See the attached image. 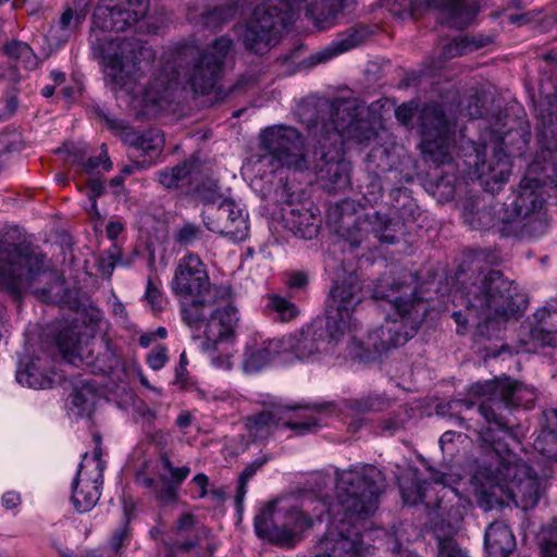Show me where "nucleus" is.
I'll return each mask as SVG.
<instances>
[{
  "label": "nucleus",
  "mask_w": 557,
  "mask_h": 557,
  "mask_svg": "<svg viewBox=\"0 0 557 557\" xmlns=\"http://www.w3.org/2000/svg\"><path fill=\"white\" fill-rule=\"evenodd\" d=\"M218 346L211 345L210 350H203L209 355L211 364L220 370H230L233 367L232 355L230 352L218 354Z\"/></svg>",
  "instance_id": "nucleus-56"
},
{
  "label": "nucleus",
  "mask_w": 557,
  "mask_h": 557,
  "mask_svg": "<svg viewBox=\"0 0 557 557\" xmlns=\"http://www.w3.org/2000/svg\"><path fill=\"white\" fill-rule=\"evenodd\" d=\"M85 17L84 11L73 12L72 9H66L58 23L51 27L50 36L61 42L67 41L72 33L84 22Z\"/></svg>",
  "instance_id": "nucleus-36"
},
{
  "label": "nucleus",
  "mask_w": 557,
  "mask_h": 557,
  "mask_svg": "<svg viewBox=\"0 0 557 557\" xmlns=\"http://www.w3.org/2000/svg\"><path fill=\"white\" fill-rule=\"evenodd\" d=\"M377 136L372 119L356 98H336L329 121L322 123L313 148L314 169L323 189L337 191L350 183V163L343 156L346 141L368 145Z\"/></svg>",
  "instance_id": "nucleus-3"
},
{
  "label": "nucleus",
  "mask_w": 557,
  "mask_h": 557,
  "mask_svg": "<svg viewBox=\"0 0 557 557\" xmlns=\"http://www.w3.org/2000/svg\"><path fill=\"white\" fill-rule=\"evenodd\" d=\"M370 234H372L371 221L368 214L364 213L358 216L351 226L343 230L342 236L351 248H358L368 240Z\"/></svg>",
  "instance_id": "nucleus-41"
},
{
  "label": "nucleus",
  "mask_w": 557,
  "mask_h": 557,
  "mask_svg": "<svg viewBox=\"0 0 557 557\" xmlns=\"http://www.w3.org/2000/svg\"><path fill=\"white\" fill-rule=\"evenodd\" d=\"M57 345L69 363L75 367H78L81 363H86L87 366L94 367L92 371H106L104 366L94 364V359L89 356H84L86 349L81 346L75 331L70 329L62 330L57 336Z\"/></svg>",
  "instance_id": "nucleus-25"
},
{
  "label": "nucleus",
  "mask_w": 557,
  "mask_h": 557,
  "mask_svg": "<svg viewBox=\"0 0 557 557\" xmlns=\"http://www.w3.org/2000/svg\"><path fill=\"white\" fill-rule=\"evenodd\" d=\"M239 10V5L235 0H226L219 5H215L207 16L208 24L219 26L233 20Z\"/></svg>",
  "instance_id": "nucleus-47"
},
{
  "label": "nucleus",
  "mask_w": 557,
  "mask_h": 557,
  "mask_svg": "<svg viewBox=\"0 0 557 557\" xmlns=\"http://www.w3.org/2000/svg\"><path fill=\"white\" fill-rule=\"evenodd\" d=\"M259 148L263 151L258 162L271 172L286 169L304 172L309 168L308 150L304 136L292 126L272 125L259 134Z\"/></svg>",
  "instance_id": "nucleus-10"
},
{
  "label": "nucleus",
  "mask_w": 557,
  "mask_h": 557,
  "mask_svg": "<svg viewBox=\"0 0 557 557\" xmlns=\"http://www.w3.org/2000/svg\"><path fill=\"white\" fill-rule=\"evenodd\" d=\"M198 198L203 205L202 209H209V207H218L219 202L222 199H225L216 184H211L209 186L202 185L198 188Z\"/></svg>",
  "instance_id": "nucleus-52"
},
{
  "label": "nucleus",
  "mask_w": 557,
  "mask_h": 557,
  "mask_svg": "<svg viewBox=\"0 0 557 557\" xmlns=\"http://www.w3.org/2000/svg\"><path fill=\"white\" fill-rule=\"evenodd\" d=\"M545 187L557 189V169L549 146L542 148L528 165L515 198L509 205H506L502 221L512 223L519 216L545 212Z\"/></svg>",
  "instance_id": "nucleus-9"
},
{
  "label": "nucleus",
  "mask_w": 557,
  "mask_h": 557,
  "mask_svg": "<svg viewBox=\"0 0 557 557\" xmlns=\"http://www.w3.org/2000/svg\"><path fill=\"white\" fill-rule=\"evenodd\" d=\"M199 171V161L191 157L173 168H168L158 173L159 183L168 188H177L180 185L189 184L194 173Z\"/></svg>",
  "instance_id": "nucleus-30"
},
{
  "label": "nucleus",
  "mask_w": 557,
  "mask_h": 557,
  "mask_svg": "<svg viewBox=\"0 0 557 557\" xmlns=\"http://www.w3.org/2000/svg\"><path fill=\"white\" fill-rule=\"evenodd\" d=\"M40 360L29 359L26 362H20L16 369L15 377L18 384L34 389H45L52 386V377L41 370Z\"/></svg>",
  "instance_id": "nucleus-29"
},
{
  "label": "nucleus",
  "mask_w": 557,
  "mask_h": 557,
  "mask_svg": "<svg viewBox=\"0 0 557 557\" xmlns=\"http://www.w3.org/2000/svg\"><path fill=\"white\" fill-rule=\"evenodd\" d=\"M389 406V399L377 394H371L362 398L349 399L346 401V407L348 409L361 414L383 411Z\"/></svg>",
  "instance_id": "nucleus-43"
},
{
  "label": "nucleus",
  "mask_w": 557,
  "mask_h": 557,
  "mask_svg": "<svg viewBox=\"0 0 557 557\" xmlns=\"http://www.w3.org/2000/svg\"><path fill=\"white\" fill-rule=\"evenodd\" d=\"M481 447L492 454L491 461L480 465L472 482L486 508L510 498L522 510L535 507L542 496V481L524 461L509 453L508 444L495 440L491 430L480 433Z\"/></svg>",
  "instance_id": "nucleus-4"
},
{
  "label": "nucleus",
  "mask_w": 557,
  "mask_h": 557,
  "mask_svg": "<svg viewBox=\"0 0 557 557\" xmlns=\"http://www.w3.org/2000/svg\"><path fill=\"white\" fill-rule=\"evenodd\" d=\"M171 288L178 297L182 319L191 321L199 317V306H209L210 301L226 295V285L212 284L206 264L198 255L191 252L180 260Z\"/></svg>",
  "instance_id": "nucleus-8"
},
{
  "label": "nucleus",
  "mask_w": 557,
  "mask_h": 557,
  "mask_svg": "<svg viewBox=\"0 0 557 557\" xmlns=\"http://www.w3.org/2000/svg\"><path fill=\"white\" fill-rule=\"evenodd\" d=\"M516 222L519 223L517 233L521 239H536L543 236L548 228V221L545 212L530 214V216H519Z\"/></svg>",
  "instance_id": "nucleus-37"
},
{
  "label": "nucleus",
  "mask_w": 557,
  "mask_h": 557,
  "mask_svg": "<svg viewBox=\"0 0 557 557\" xmlns=\"http://www.w3.org/2000/svg\"><path fill=\"white\" fill-rule=\"evenodd\" d=\"M470 280L463 284L461 293L454 296V301L465 307V312L459 310L451 314L458 325L474 323L480 314L488 310L496 314H507L515 309L516 287L500 271H480Z\"/></svg>",
  "instance_id": "nucleus-7"
},
{
  "label": "nucleus",
  "mask_w": 557,
  "mask_h": 557,
  "mask_svg": "<svg viewBox=\"0 0 557 557\" xmlns=\"http://www.w3.org/2000/svg\"><path fill=\"white\" fill-rule=\"evenodd\" d=\"M515 309L507 314H496L493 310H488L479 315L476 322L475 336L480 339H492L497 337L502 331L503 322L516 312Z\"/></svg>",
  "instance_id": "nucleus-32"
},
{
  "label": "nucleus",
  "mask_w": 557,
  "mask_h": 557,
  "mask_svg": "<svg viewBox=\"0 0 557 557\" xmlns=\"http://www.w3.org/2000/svg\"><path fill=\"white\" fill-rule=\"evenodd\" d=\"M441 23L456 29L468 27L479 12L476 0H433Z\"/></svg>",
  "instance_id": "nucleus-19"
},
{
  "label": "nucleus",
  "mask_w": 557,
  "mask_h": 557,
  "mask_svg": "<svg viewBox=\"0 0 557 557\" xmlns=\"http://www.w3.org/2000/svg\"><path fill=\"white\" fill-rule=\"evenodd\" d=\"M436 503L431 508L429 523L436 542L456 540L463 521V509L453 488L442 486L436 492Z\"/></svg>",
  "instance_id": "nucleus-16"
},
{
  "label": "nucleus",
  "mask_w": 557,
  "mask_h": 557,
  "mask_svg": "<svg viewBox=\"0 0 557 557\" xmlns=\"http://www.w3.org/2000/svg\"><path fill=\"white\" fill-rule=\"evenodd\" d=\"M0 287L13 296L32 293L44 302L55 304L65 292L62 275L46 255L11 243L0 233Z\"/></svg>",
  "instance_id": "nucleus-5"
},
{
  "label": "nucleus",
  "mask_w": 557,
  "mask_h": 557,
  "mask_svg": "<svg viewBox=\"0 0 557 557\" xmlns=\"http://www.w3.org/2000/svg\"><path fill=\"white\" fill-rule=\"evenodd\" d=\"M531 339L542 347H557V299H554L534 313Z\"/></svg>",
  "instance_id": "nucleus-20"
},
{
  "label": "nucleus",
  "mask_w": 557,
  "mask_h": 557,
  "mask_svg": "<svg viewBox=\"0 0 557 557\" xmlns=\"http://www.w3.org/2000/svg\"><path fill=\"white\" fill-rule=\"evenodd\" d=\"M478 170L484 185L492 191L498 190L511 173L508 156L502 150L496 151L493 160L488 163L483 162Z\"/></svg>",
  "instance_id": "nucleus-27"
},
{
  "label": "nucleus",
  "mask_w": 557,
  "mask_h": 557,
  "mask_svg": "<svg viewBox=\"0 0 557 557\" xmlns=\"http://www.w3.org/2000/svg\"><path fill=\"white\" fill-rule=\"evenodd\" d=\"M129 537L128 517L126 516L123 527L115 530L112 534L110 546L114 553H120L124 542Z\"/></svg>",
  "instance_id": "nucleus-59"
},
{
  "label": "nucleus",
  "mask_w": 557,
  "mask_h": 557,
  "mask_svg": "<svg viewBox=\"0 0 557 557\" xmlns=\"http://www.w3.org/2000/svg\"><path fill=\"white\" fill-rule=\"evenodd\" d=\"M371 221V233L381 243L394 244L404 234V222L379 211L367 213Z\"/></svg>",
  "instance_id": "nucleus-28"
},
{
  "label": "nucleus",
  "mask_w": 557,
  "mask_h": 557,
  "mask_svg": "<svg viewBox=\"0 0 557 557\" xmlns=\"http://www.w3.org/2000/svg\"><path fill=\"white\" fill-rule=\"evenodd\" d=\"M280 186L275 189L276 200L292 206L298 199V196L293 191L288 183L282 181H280Z\"/></svg>",
  "instance_id": "nucleus-61"
},
{
  "label": "nucleus",
  "mask_w": 557,
  "mask_h": 557,
  "mask_svg": "<svg viewBox=\"0 0 557 557\" xmlns=\"http://www.w3.org/2000/svg\"><path fill=\"white\" fill-rule=\"evenodd\" d=\"M96 400V392L89 384L74 387L69 396V409L77 417L90 416Z\"/></svg>",
  "instance_id": "nucleus-33"
},
{
  "label": "nucleus",
  "mask_w": 557,
  "mask_h": 557,
  "mask_svg": "<svg viewBox=\"0 0 557 557\" xmlns=\"http://www.w3.org/2000/svg\"><path fill=\"white\" fill-rule=\"evenodd\" d=\"M432 490H434V487L431 483L418 479H411L410 481L400 483L403 499L406 504L411 506L425 503L426 507H430V503L426 502V498Z\"/></svg>",
  "instance_id": "nucleus-39"
},
{
  "label": "nucleus",
  "mask_w": 557,
  "mask_h": 557,
  "mask_svg": "<svg viewBox=\"0 0 557 557\" xmlns=\"http://www.w3.org/2000/svg\"><path fill=\"white\" fill-rule=\"evenodd\" d=\"M69 154L73 156V161L83 165L87 174H91L95 170L102 166L104 171H109L112 168V162L108 157L107 147L104 144L101 145V152L98 157H90L87 162H84L85 151L77 149V151H70Z\"/></svg>",
  "instance_id": "nucleus-45"
},
{
  "label": "nucleus",
  "mask_w": 557,
  "mask_h": 557,
  "mask_svg": "<svg viewBox=\"0 0 557 557\" xmlns=\"http://www.w3.org/2000/svg\"><path fill=\"white\" fill-rule=\"evenodd\" d=\"M120 258V249L113 245L103 256L98 258V270L103 276L110 277Z\"/></svg>",
  "instance_id": "nucleus-53"
},
{
  "label": "nucleus",
  "mask_w": 557,
  "mask_h": 557,
  "mask_svg": "<svg viewBox=\"0 0 557 557\" xmlns=\"http://www.w3.org/2000/svg\"><path fill=\"white\" fill-rule=\"evenodd\" d=\"M174 546L177 550L187 553L196 546H199L209 535L208 529L198 525L196 518L191 513H183L175 525Z\"/></svg>",
  "instance_id": "nucleus-23"
},
{
  "label": "nucleus",
  "mask_w": 557,
  "mask_h": 557,
  "mask_svg": "<svg viewBox=\"0 0 557 557\" xmlns=\"http://www.w3.org/2000/svg\"><path fill=\"white\" fill-rule=\"evenodd\" d=\"M462 219L472 230H486L494 225L492 209L486 207L479 208L473 203L465 207Z\"/></svg>",
  "instance_id": "nucleus-42"
},
{
  "label": "nucleus",
  "mask_w": 557,
  "mask_h": 557,
  "mask_svg": "<svg viewBox=\"0 0 557 557\" xmlns=\"http://www.w3.org/2000/svg\"><path fill=\"white\" fill-rule=\"evenodd\" d=\"M371 297L374 300L387 301L392 312L363 341L355 334L356 324L352 318L362 300L358 276L349 273L335 281L329 293L325 320L335 322L336 330L349 339L347 355L360 361L375 360L405 345L416 336L430 309L429 302L420 295L416 285L386 277L377 280L371 289Z\"/></svg>",
  "instance_id": "nucleus-1"
},
{
  "label": "nucleus",
  "mask_w": 557,
  "mask_h": 557,
  "mask_svg": "<svg viewBox=\"0 0 557 557\" xmlns=\"http://www.w3.org/2000/svg\"><path fill=\"white\" fill-rule=\"evenodd\" d=\"M285 219L290 230L302 238L311 239L319 233V226L308 211L301 212L299 209L292 208L286 212Z\"/></svg>",
  "instance_id": "nucleus-35"
},
{
  "label": "nucleus",
  "mask_w": 557,
  "mask_h": 557,
  "mask_svg": "<svg viewBox=\"0 0 557 557\" xmlns=\"http://www.w3.org/2000/svg\"><path fill=\"white\" fill-rule=\"evenodd\" d=\"M277 403L269 404L259 412L252 413L245 419V428L253 442H262L269 438L273 430L278 426L290 410Z\"/></svg>",
  "instance_id": "nucleus-18"
},
{
  "label": "nucleus",
  "mask_w": 557,
  "mask_h": 557,
  "mask_svg": "<svg viewBox=\"0 0 557 557\" xmlns=\"http://www.w3.org/2000/svg\"><path fill=\"white\" fill-rule=\"evenodd\" d=\"M124 143L146 154H151L161 151L164 139L157 129L137 132L133 128V131L126 132Z\"/></svg>",
  "instance_id": "nucleus-31"
},
{
  "label": "nucleus",
  "mask_w": 557,
  "mask_h": 557,
  "mask_svg": "<svg viewBox=\"0 0 557 557\" xmlns=\"http://www.w3.org/2000/svg\"><path fill=\"white\" fill-rule=\"evenodd\" d=\"M81 463L79 470L77 471L76 478L72 483V496L71 500L74 508L78 512L90 511L100 498V488L102 485V474L97 473V476L92 480L82 478Z\"/></svg>",
  "instance_id": "nucleus-21"
},
{
  "label": "nucleus",
  "mask_w": 557,
  "mask_h": 557,
  "mask_svg": "<svg viewBox=\"0 0 557 557\" xmlns=\"http://www.w3.org/2000/svg\"><path fill=\"white\" fill-rule=\"evenodd\" d=\"M308 285V276L305 272H293L288 274L286 286L289 290H301Z\"/></svg>",
  "instance_id": "nucleus-62"
},
{
  "label": "nucleus",
  "mask_w": 557,
  "mask_h": 557,
  "mask_svg": "<svg viewBox=\"0 0 557 557\" xmlns=\"http://www.w3.org/2000/svg\"><path fill=\"white\" fill-rule=\"evenodd\" d=\"M308 510L306 503L299 509L294 505L273 502L256 516V533L275 545L294 546L299 533L312 527L313 518L308 515Z\"/></svg>",
  "instance_id": "nucleus-11"
},
{
  "label": "nucleus",
  "mask_w": 557,
  "mask_h": 557,
  "mask_svg": "<svg viewBox=\"0 0 557 557\" xmlns=\"http://www.w3.org/2000/svg\"><path fill=\"white\" fill-rule=\"evenodd\" d=\"M470 393L483 397L479 404V413L487 423L485 429L478 432H487L497 440L513 438L511 423L508 416L513 407H529L535 400V392L521 382L509 377L475 383L471 385Z\"/></svg>",
  "instance_id": "nucleus-6"
},
{
  "label": "nucleus",
  "mask_w": 557,
  "mask_h": 557,
  "mask_svg": "<svg viewBox=\"0 0 557 557\" xmlns=\"http://www.w3.org/2000/svg\"><path fill=\"white\" fill-rule=\"evenodd\" d=\"M371 158L372 154L368 156V182L364 185V198L371 205L376 203L383 196L384 186L387 185L392 178L391 175L397 176L398 172L393 169H388L387 171L383 170L384 176H381L380 173L372 172L371 170Z\"/></svg>",
  "instance_id": "nucleus-34"
},
{
  "label": "nucleus",
  "mask_w": 557,
  "mask_h": 557,
  "mask_svg": "<svg viewBox=\"0 0 557 557\" xmlns=\"http://www.w3.org/2000/svg\"><path fill=\"white\" fill-rule=\"evenodd\" d=\"M516 537L504 521L490 523L484 532L486 557H509L516 549Z\"/></svg>",
  "instance_id": "nucleus-22"
},
{
  "label": "nucleus",
  "mask_w": 557,
  "mask_h": 557,
  "mask_svg": "<svg viewBox=\"0 0 557 557\" xmlns=\"http://www.w3.org/2000/svg\"><path fill=\"white\" fill-rule=\"evenodd\" d=\"M336 327L333 320L314 321L298 333L280 338L283 354L290 352L297 359L304 360L318 352H333L339 346H345L347 351L349 339Z\"/></svg>",
  "instance_id": "nucleus-12"
},
{
  "label": "nucleus",
  "mask_w": 557,
  "mask_h": 557,
  "mask_svg": "<svg viewBox=\"0 0 557 557\" xmlns=\"http://www.w3.org/2000/svg\"><path fill=\"white\" fill-rule=\"evenodd\" d=\"M437 557H469L456 540L436 542Z\"/></svg>",
  "instance_id": "nucleus-55"
},
{
  "label": "nucleus",
  "mask_w": 557,
  "mask_h": 557,
  "mask_svg": "<svg viewBox=\"0 0 557 557\" xmlns=\"http://www.w3.org/2000/svg\"><path fill=\"white\" fill-rule=\"evenodd\" d=\"M160 480L162 481V485L156 490L157 499L162 505H170L175 503L177 499L178 486L169 483V479L166 475L161 474Z\"/></svg>",
  "instance_id": "nucleus-54"
},
{
  "label": "nucleus",
  "mask_w": 557,
  "mask_h": 557,
  "mask_svg": "<svg viewBox=\"0 0 557 557\" xmlns=\"http://www.w3.org/2000/svg\"><path fill=\"white\" fill-rule=\"evenodd\" d=\"M470 36L454 39L444 47V55L446 58H455L462 55L469 51Z\"/></svg>",
  "instance_id": "nucleus-57"
},
{
  "label": "nucleus",
  "mask_w": 557,
  "mask_h": 557,
  "mask_svg": "<svg viewBox=\"0 0 557 557\" xmlns=\"http://www.w3.org/2000/svg\"><path fill=\"white\" fill-rule=\"evenodd\" d=\"M4 50L8 55L21 60L27 67L36 65V55L26 42L13 40L5 45Z\"/></svg>",
  "instance_id": "nucleus-48"
},
{
  "label": "nucleus",
  "mask_w": 557,
  "mask_h": 557,
  "mask_svg": "<svg viewBox=\"0 0 557 557\" xmlns=\"http://www.w3.org/2000/svg\"><path fill=\"white\" fill-rule=\"evenodd\" d=\"M392 194H398L403 198L400 207L396 208L397 212L394 218L404 222V227L407 223L414 222L420 215V209L416 201L401 188H393Z\"/></svg>",
  "instance_id": "nucleus-46"
},
{
  "label": "nucleus",
  "mask_w": 557,
  "mask_h": 557,
  "mask_svg": "<svg viewBox=\"0 0 557 557\" xmlns=\"http://www.w3.org/2000/svg\"><path fill=\"white\" fill-rule=\"evenodd\" d=\"M267 456L257 458L252 462L248 463L239 475L236 500L240 503L246 494V486L248 481L255 475V473L268 462Z\"/></svg>",
  "instance_id": "nucleus-49"
},
{
  "label": "nucleus",
  "mask_w": 557,
  "mask_h": 557,
  "mask_svg": "<svg viewBox=\"0 0 557 557\" xmlns=\"http://www.w3.org/2000/svg\"><path fill=\"white\" fill-rule=\"evenodd\" d=\"M149 0H127L119 5L99 4L94 11L89 42L94 58L106 66V84L113 91L131 94L136 85L135 73L141 63L154 59L153 50L138 38L115 41L109 32H124L144 18Z\"/></svg>",
  "instance_id": "nucleus-2"
},
{
  "label": "nucleus",
  "mask_w": 557,
  "mask_h": 557,
  "mask_svg": "<svg viewBox=\"0 0 557 557\" xmlns=\"http://www.w3.org/2000/svg\"><path fill=\"white\" fill-rule=\"evenodd\" d=\"M541 557H557V520L541 525L536 533Z\"/></svg>",
  "instance_id": "nucleus-40"
},
{
  "label": "nucleus",
  "mask_w": 557,
  "mask_h": 557,
  "mask_svg": "<svg viewBox=\"0 0 557 557\" xmlns=\"http://www.w3.org/2000/svg\"><path fill=\"white\" fill-rule=\"evenodd\" d=\"M234 42L227 36L214 39L202 49L187 71V83L195 94L211 92L224 74L225 63L233 57Z\"/></svg>",
  "instance_id": "nucleus-13"
},
{
  "label": "nucleus",
  "mask_w": 557,
  "mask_h": 557,
  "mask_svg": "<svg viewBox=\"0 0 557 557\" xmlns=\"http://www.w3.org/2000/svg\"><path fill=\"white\" fill-rule=\"evenodd\" d=\"M368 36L366 28H351L341 38L332 41L321 51L311 55V63L319 64L361 45Z\"/></svg>",
  "instance_id": "nucleus-26"
},
{
  "label": "nucleus",
  "mask_w": 557,
  "mask_h": 557,
  "mask_svg": "<svg viewBox=\"0 0 557 557\" xmlns=\"http://www.w3.org/2000/svg\"><path fill=\"white\" fill-rule=\"evenodd\" d=\"M419 120L422 132L421 149L424 157L436 165L450 164L454 126L443 108L436 103L425 104L420 111Z\"/></svg>",
  "instance_id": "nucleus-15"
},
{
  "label": "nucleus",
  "mask_w": 557,
  "mask_h": 557,
  "mask_svg": "<svg viewBox=\"0 0 557 557\" xmlns=\"http://www.w3.org/2000/svg\"><path fill=\"white\" fill-rule=\"evenodd\" d=\"M199 317L196 321L183 320L191 329L205 326L206 338L201 350H210L211 345L220 344L234 335L238 323L237 309L232 304V290L226 286V295L221 299L210 301L209 306L197 308Z\"/></svg>",
  "instance_id": "nucleus-14"
},
{
  "label": "nucleus",
  "mask_w": 557,
  "mask_h": 557,
  "mask_svg": "<svg viewBox=\"0 0 557 557\" xmlns=\"http://www.w3.org/2000/svg\"><path fill=\"white\" fill-rule=\"evenodd\" d=\"M202 235V230L200 226L194 223H185L183 224L174 235V239L177 244L188 246L199 240Z\"/></svg>",
  "instance_id": "nucleus-51"
},
{
  "label": "nucleus",
  "mask_w": 557,
  "mask_h": 557,
  "mask_svg": "<svg viewBox=\"0 0 557 557\" xmlns=\"http://www.w3.org/2000/svg\"><path fill=\"white\" fill-rule=\"evenodd\" d=\"M160 462L162 468L170 474V476H168L169 483L175 484L178 487L190 473V469L187 466L174 467L166 453L160 456Z\"/></svg>",
  "instance_id": "nucleus-50"
},
{
  "label": "nucleus",
  "mask_w": 557,
  "mask_h": 557,
  "mask_svg": "<svg viewBox=\"0 0 557 557\" xmlns=\"http://www.w3.org/2000/svg\"><path fill=\"white\" fill-rule=\"evenodd\" d=\"M168 361V350L164 346L154 347L147 356V362L152 370H160Z\"/></svg>",
  "instance_id": "nucleus-58"
},
{
  "label": "nucleus",
  "mask_w": 557,
  "mask_h": 557,
  "mask_svg": "<svg viewBox=\"0 0 557 557\" xmlns=\"http://www.w3.org/2000/svg\"><path fill=\"white\" fill-rule=\"evenodd\" d=\"M267 307L274 311L277 314L278 320L282 322H289L299 314V309L294 302L277 294H271L268 296Z\"/></svg>",
  "instance_id": "nucleus-44"
},
{
  "label": "nucleus",
  "mask_w": 557,
  "mask_h": 557,
  "mask_svg": "<svg viewBox=\"0 0 557 557\" xmlns=\"http://www.w3.org/2000/svg\"><path fill=\"white\" fill-rule=\"evenodd\" d=\"M284 426L295 431L297 434L304 435L307 433L314 432L318 423L314 418H310L302 422H293L290 420H284Z\"/></svg>",
  "instance_id": "nucleus-60"
},
{
  "label": "nucleus",
  "mask_w": 557,
  "mask_h": 557,
  "mask_svg": "<svg viewBox=\"0 0 557 557\" xmlns=\"http://www.w3.org/2000/svg\"><path fill=\"white\" fill-rule=\"evenodd\" d=\"M405 421L397 414H393L380 421V428L383 432L394 434L404 428Z\"/></svg>",
  "instance_id": "nucleus-63"
},
{
  "label": "nucleus",
  "mask_w": 557,
  "mask_h": 557,
  "mask_svg": "<svg viewBox=\"0 0 557 557\" xmlns=\"http://www.w3.org/2000/svg\"><path fill=\"white\" fill-rule=\"evenodd\" d=\"M533 446L546 458L557 461V425L544 419L542 431L534 440Z\"/></svg>",
  "instance_id": "nucleus-38"
},
{
  "label": "nucleus",
  "mask_w": 557,
  "mask_h": 557,
  "mask_svg": "<svg viewBox=\"0 0 557 557\" xmlns=\"http://www.w3.org/2000/svg\"><path fill=\"white\" fill-rule=\"evenodd\" d=\"M206 227L233 240H244L248 236V214L232 199H222L218 207L202 209Z\"/></svg>",
  "instance_id": "nucleus-17"
},
{
  "label": "nucleus",
  "mask_w": 557,
  "mask_h": 557,
  "mask_svg": "<svg viewBox=\"0 0 557 557\" xmlns=\"http://www.w3.org/2000/svg\"><path fill=\"white\" fill-rule=\"evenodd\" d=\"M280 354H283L280 338L269 339L260 345H249L244 352L243 369L247 373L258 372Z\"/></svg>",
  "instance_id": "nucleus-24"
},
{
  "label": "nucleus",
  "mask_w": 557,
  "mask_h": 557,
  "mask_svg": "<svg viewBox=\"0 0 557 557\" xmlns=\"http://www.w3.org/2000/svg\"><path fill=\"white\" fill-rule=\"evenodd\" d=\"M145 298L153 308L161 306V293L151 278H148Z\"/></svg>",
  "instance_id": "nucleus-64"
}]
</instances>
